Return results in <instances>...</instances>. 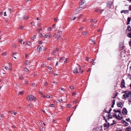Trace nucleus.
Instances as JSON below:
<instances>
[{"label": "nucleus", "instance_id": "nucleus-1", "mask_svg": "<svg viewBox=\"0 0 131 131\" xmlns=\"http://www.w3.org/2000/svg\"><path fill=\"white\" fill-rule=\"evenodd\" d=\"M85 2V0H82L81 2L80 3V7L77 8L75 10V12H77V14L80 10L81 9L80 8H85L86 6L85 5V4L84 3Z\"/></svg>", "mask_w": 131, "mask_h": 131}, {"label": "nucleus", "instance_id": "nucleus-2", "mask_svg": "<svg viewBox=\"0 0 131 131\" xmlns=\"http://www.w3.org/2000/svg\"><path fill=\"white\" fill-rule=\"evenodd\" d=\"M125 94L123 95V99H125L127 97H129L131 94V92L129 91L128 92L127 91L124 92Z\"/></svg>", "mask_w": 131, "mask_h": 131}, {"label": "nucleus", "instance_id": "nucleus-3", "mask_svg": "<svg viewBox=\"0 0 131 131\" xmlns=\"http://www.w3.org/2000/svg\"><path fill=\"white\" fill-rule=\"evenodd\" d=\"M27 100H34L35 101L36 100V98L32 95H29L27 97Z\"/></svg>", "mask_w": 131, "mask_h": 131}, {"label": "nucleus", "instance_id": "nucleus-4", "mask_svg": "<svg viewBox=\"0 0 131 131\" xmlns=\"http://www.w3.org/2000/svg\"><path fill=\"white\" fill-rule=\"evenodd\" d=\"M105 121L107 124L105 123L104 125V127H106L107 128H108L109 126H110V123L109 122V121H107L106 119L105 120Z\"/></svg>", "mask_w": 131, "mask_h": 131}, {"label": "nucleus", "instance_id": "nucleus-5", "mask_svg": "<svg viewBox=\"0 0 131 131\" xmlns=\"http://www.w3.org/2000/svg\"><path fill=\"white\" fill-rule=\"evenodd\" d=\"M60 35L58 34H55L53 36V37L57 39L58 40H61L62 38L60 37Z\"/></svg>", "mask_w": 131, "mask_h": 131}, {"label": "nucleus", "instance_id": "nucleus-6", "mask_svg": "<svg viewBox=\"0 0 131 131\" xmlns=\"http://www.w3.org/2000/svg\"><path fill=\"white\" fill-rule=\"evenodd\" d=\"M124 48V45L123 43H121L119 45V50L121 51L123 50Z\"/></svg>", "mask_w": 131, "mask_h": 131}, {"label": "nucleus", "instance_id": "nucleus-7", "mask_svg": "<svg viewBox=\"0 0 131 131\" xmlns=\"http://www.w3.org/2000/svg\"><path fill=\"white\" fill-rule=\"evenodd\" d=\"M122 113L124 115H126L127 114V111L126 109L124 108L122 110Z\"/></svg>", "mask_w": 131, "mask_h": 131}, {"label": "nucleus", "instance_id": "nucleus-8", "mask_svg": "<svg viewBox=\"0 0 131 131\" xmlns=\"http://www.w3.org/2000/svg\"><path fill=\"white\" fill-rule=\"evenodd\" d=\"M125 82L124 79L122 80V81L121 83V86L122 88L125 87Z\"/></svg>", "mask_w": 131, "mask_h": 131}, {"label": "nucleus", "instance_id": "nucleus-9", "mask_svg": "<svg viewBox=\"0 0 131 131\" xmlns=\"http://www.w3.org/2000/svg\"><path fill=\"white\" fill-rule=\"evenodd\" d=\"M73 72L74 73H78L79 72L78 71V69L77 68L75 67L73 69Z\"/></svg>", "mask_w": 131, "mask_h": 131}, {"label": "nucleus", "instance_id": "nucleus-10", "mask_svg": "<svg viewBox=\"0 0 131 131\" xmlns=\"http://www.w3.org/2000/svg\"><path fill=\"white\" fill-rule=\"evenodd\" d=\"M118 116L120 119H123L122 115L121 113V112L119 113L118 114Z\"/></svg>", "mask_w": 131, "mask_h": 131}, {"label": "nucleus", "instance_id": "nucleus-11", "mask_svg": "<svg viewBox=\"0 0 131 131\" xmlns=\"http://www.w3.org/2000/svg\"><path fill=\"white\" fill-rule=\"evenodd\" d=\"M122 103L121 102H119L117 104V105L118 107H120L122 108V107L121 106V105L122 104Z\"/></svg>", "mask_w": 131, "mask_h": 131}, {"label": "nucleus", "instance_id": "nucleus-12", "mask_svg": "<svg viewBox=\"0 0 131 131\" xmlns=\"http://www.w3.org/2000/svg\"><path fill=\"white\" fill-rule=\"evenodd\" d=\"M125 131H131V127L130 126H129L126 128Z\"/></svg>", "mask_w": 131, "mask_h": 131}, {"label": "nucleus", "instance_id": "nucleus-13", "mask_svg": "<svg viewBox=\"0 0 131 131\" xmlns=\"http://www.w3.org/2000/svg\"><path fill=\"white\" fill-rule=\"evenodd\" d=\"M121 109H119L117 110H116L114 109L113 110V111L115 113L118 112L119 113V112H121Z\"/></svg>", "mask_w": 131, "mask_h": 131}, {"label": "nucleus", "instance_id": "nucleus-14", "mask_svg": "<svg viewBox=\"0 0 131 131\" xmlns=\"http://www.w3.org/2000/svg\"><path fill=\"white\" fill-rule=\"evenodd\" d=\"M122 122L123 123L125 124V125L126 126H127L128 125V123L125 120H123L122 121Z\"/></svg>", "mask_w": 131, "mask_h": 131}, {"label": "nucleus", "instance_id": "nucleus-15", "mask_svg": "<svg viewBox=\"0 0 131 131\" xmlns=\"http://www.w3.org/2000/svg\"><path fill=\"white\" fill-rule=\"evenodd\" d=\"M128 13V11L127 10H122L121 11V13Z\"/></svg>", "mask_w": 131, "mask_h": 131}, {"label": "nucleus", "instance_id": "nucleus-16", "mask_svg": "<svg viewBox=\"0 0 131 131\" xmlns=\"http://www.w3.org/2000/svg\"><path fill=\"white\" fill-rule=\"evenodd\" d=\"M30 63V62L29 61L27 60L25 62V65H28Z\"/></svg>", "mask_w": 131, "mask_h": 131}, {"label": "nucleus", "instance_id": "nucleus-17", "mask_svg": "<svg viewBox=\"0 0 131 131\" xmlns=\"http://www.w3.org/2000/svg\"><path fill=\"white\" fill-rule=\"evenodd\" d=\"M37 50L38 51H40L41 50L42 48L40 46H39L37 48Z\"/></svg>", "mask_w": 131, "mask_h": 131}, {"label": "nucleus", "instance_id": "nucleus-18", "mask_svg": "<svg viewBox=\"0 0 131 131\" xmlns=\"http://www.w3.org/2000/svg\"><path fill=\"white\" fill-rule=\"evenodd\" d=\"M126 30H127L129 31H131V27L130 26H128Z\"/></svg>", "mask_w": 131, "mask_h": 131}, {"label": "nucleus", "instance_id": "nucleus-19", "mask_svg": "<svg viewBox=\"0 0 131 131\" xmlns=\"http://www.w3.org/2000/svg\"><path fill=\"white\" fill-rule=\"evenodd\" d=\"M11 114H13L14 115H15L17 113L16 112H15L13 111H10V112Z\"/></svg>", "mask_w": 131, "mask_h": 131}, {"label": "nucleus", "instance_id": "nucleus-20", "mask_svg": "<svg viewBox=\"0 0 131 131\" xmlns=\"http://www.w3.org/2000/svg\"><path fill=\"white\" fill-rule=\"evenodd\" d=\"M107 117V119H108V121H109V119L110 118H112V115H108V116Z\"/></svg>", "mask_w": 131, "mask_h": 131}, {"label": "nucleus", "instance_id": "nucleus-21", "mask_svg": "<svg viewBox=\"0 0 131 131\" xmlns=\"http://www.w3.org/2000/svg\"><path fill=\"white\" fill-rule=\"evenodd\" d=\"M64 58L63 57H61L60 59V62H63V60H64Z\"/></svg>", "mask_w": 131, "mask_h": 131}, {"label": "nucleus", "instance_id": "nucleus-22", "mask_svg": "<svg viewBox=\"0 0 131 131\" xmlns=\"http://www.w3.org/2000/svg\"><path fill=\"white\" fill-rule=\"evenodd\" d=\"M87 33V32L86 31H83L82 32V35H85Z\"/></svg>", "mask_w": 131, "mask_h": 131}, {"label": "nucleus", "instance_id": "nucleus-23", "mask_svg": "<svg viewBox=\"0 0 131 131\" xmlns=\"http://www.w3.org/2000/svg\"><path fill=\"white\" fill-rule=\"evenodd\" d=\"M28 16H25L24 17L23 19H28Z\"/></svg>", "mask_w": 131, "mask_h": 131}, {"label": "nucleus", "instance_id": "nucleus-24", "mask_svg": "<svg viewBox=\"0 0 131 131\" xmlns=\"http://www.w3.org/2000/svg\"><path fill=\"white\" fill-rule=\"evenodd\" d=\"M131 18L130 17H128L127 19V21L128 22H130L131 20Z\"/></svg>", "mask_w": 131, "mask_h": 131}, {"label": "nucleus", "instance_id": "nucleus-25", "mask_svg": "<svg viewBox=\"0 0 131 131\" xmlns=\"http://www.w3.org/2000/svg\"><path fill=\"white\" fill-rule=\"evenodd\" d=\"M27 44L29 46H30L31 45V42H30V41H27Z\"/></svg>", "mask_w": 131, "mask_h": 131}, {"label": "nucleus", "instance_id": "nucleus-26", "mask_svg": "<svg viewBox=\"0 0 131 131\" xmlns=\"http://www.w3.org/2000/svg\"><path fill=\"white\" fill-rule=\"evenodd\" d=\"M51 28L50 27H48L47 28V30L49 31H51Z\"/></svg>", "mask_w": 131, "mask_h": 131}, {"label": "nucleus", "instance_id": "nucleus-27", "mask_svg": "<svg viewBox=\"0 0 131 131\" xmlns=\"http://www.w3.org/2000/svg\"><path fill=\"white\" fill-rule=\"evenodd\" d=\"M24 78V77L22 75H20L19 76V79L20 80H22Z\"/></svg>", "mask_w": 131, "mask_h": 131}, {"label": "nucleus", "instance_id": "nucleus-28", "mask_svg": "<svg viewBox=\"0 0 131 131\" xmlns=\"http://www.w3.org/2000/svg\"><path fill=\"white\" fill-rule=\"evenodd\" d=\"M113 116L116 118L118 117L117 116V115L116 114H114L113 115Z\"/></svg>", "mask_w": 131, "mask_h": 131}, {"label": "nucleus", "instance_id": "nucleus-29", "mask_svg": "<svg viewBox=\"0 0 131 131\" xmlns=\"http://www.w3.org/2000/svg\"><path fill=\"white\" fill-rule=\"evenodd\" d=\"M58 100L59 102H61V101H62V100L60 98V97H59L58 98Z\"/></svg>", "mask_w": 131, "mask_h": 131}, {"label": "nucleus", "instance_id": "nucleus-30", "mask_svg": "<svg viewBox=\"0 0 131 131\" xmlns=\"http://www.w3.org/2000/svg\"><path fill=\"white\" fill-rule=\"evenodd\" d=\"M113 123H112V124H111L110 123V125H111V126H112L114 124H115L116 122H115V121H114V120H113Z\"/></svg>", "mask_w": 131, "mask_h": 131}, {"label": "nucleus", "instance_id": "nucleus-31", "mask_svg": "<svg viewBox=\"0 0 131 131\" xmlns=\"http://www.w3.org/2000/svg\"><path fill=\"white\" fill-rule=\"evenodd\" d=\"M112 110V109L111 108H110V110H109L108 112H107V113H108L110 114V112Z\"/></svg>", "mask_w": 131, "mask_h": 131}, {"label": "nucleus", "instance_id": "nucleus-32", "mask_svg": "<svg viewBox=\"0 0 131 131\" xmlns=\"http://www.w3.org/2000/svg\"><path fill=\"white\" fill-rule=\"evenodd\" d=\"M112 110V109L111 108H110V110H109L108 112H107V113H108L110 114V112Z\"/></svg>", "mask_w": 131, "mask_h": 131}, {"label": "nucleus", "instance_id": "nucleus-33", "mask_svg": "<svg viewBox=\"0 0 131 131\" xmlns=\"http://www.w3.org/2000/svg\"><path fill=\"white\" fill-rule=\"evenodd\" d=\"M128 36L130 38H131V32L128 34Z\"/></svg>", "mask_w": 131, "mask_h": 131}, {"label": "nucleus", "instance_id": "nucleus-34", "mask_svg": "<svg viewBox=\"0 0 131 131\" xmlns=\"http://www.w3.org/2000/svg\"><path fill=\"white\" fill-rule=\"evenodd\" d=\"M24 70L26 72H27V71H29L27 68H25L24 69Z\"/></svg>", "mask_w": 131, "mask_h": 131}, {"label": "nucleus", "instance_id": "nucleus-35", "mask_svg": "<svg viewBox=\"0 0 131 131\" xmlns=\"http://www.w3.org/2000/svg\"><path fill=\"white\" fill-rule=\"evenodd\" d=\"M126 121H128L129 122H130V121H131L129 119V118H127V119H126Z\"/></svg>", "mask_w": 131, "mask_h": 131}, {"label": "nucleus", "instance_id": "nucleus-36", "mask_svg": "<svg viewBox=\"0 0 131 131\" xmlns=\"http://www.w3.org/2000/svg\"><path fill=\"white\" fill-rule=\"evenodd\" d=\"M116 131H122V130L119 128H118L117 129Z\"/></svg>", "mask_w": 131, "mask_h": 131}, {"label": "nucleus", "instance_id": "nucleus-37", "mask_svg": "<svg viewBox=\"0 0 131 131\" xmlns=\"http://www.w3.org/2000/svg\"><path fill=\"white\" fill-rule=\"evenodd\" d=\"M55 53H56L55 51H53L52 52L51 54H55Z\"/></svg>", "mask_w": 131, "mask_h": 131}, {"label": "nucleus", "instance_id": "nucleus-38", "mask_svg": "<svg viewBox=\"0 0 131 131\" xmlns=\"http://www.w3.org/2000/svg\"><path fill=\"white\" fill-rule=\"evenodd\" d=\"M84 28L83 27H80V28L79 29V30H82Z\"/></svg>", "mask_w": 131, "mask_h": 131}, {"label": "nucleus", "instance_id": "nucleus-39", "mask_svg": "<svg viewBox=\"0 0 131 131\" xmlns=\"http://www.w3.org/2000/svg\"><path fill=\"white\" fill-rule=\"evenodd\" d=\"M23 91H22L21 92H19L18 94L22 95L23 94Z\"/></svg>", "mask_w": 131, "mask_h": 131}, {"label": "nucleus", "instance_id": "nucleus-40", "mask_svg": "<svg viewBox=\"0 0 131 131\" xmlns=\"http://www.w3.org/2000/svg\"><path fill=\"white\" fill-rule=\"evenodd\" d=\"M94 41L93 40H92V39L90 40H89V42L90 43H92V42H93Z\"/></svg>", "mask_w": 131, "mask_h": 131}, {"label": "nucleus", "instance_id": "nucleus-41", "mask_svg": "<svg viewBox=\"0 0 131 131\" xmlns=\"http://www.w3.org/2000/svg\"><path fill=\"white\" fill-rule=\"evenodd\" d=\"M44 37L46 38H48V35H45Z\"/></svg>", "mask_w": 131, "mask_h": 131}, {"label": "nucleus", "instance_id": "nucleus-42", "mask_svg": "<svg viewBox=\"0 0 131 131\" xmlns=\"http://www.w3.org/2000/svg\"><path fill=\"white\" fill-rule=\"evenodd\" d=\"M41 66L43 67H45L46 66V65L45 64L43 63V64L41 65Z\"/></svg>", "mask_w": 131, "mask_h": 131}, {"label": "nucleus", "instance_id": "nucleus-43", "mask_svg": "<svg viewBox=\"0 0 131 131\" xmlns=\"http://www.w3.org/2000/svg\"><path fill=\"white\" fill-rule=\"evenodd\" d=\"M24 26H20L19 27V28L20 29H22L23 28V27H24Z\"/></svg>", "mask_w": 131, "mask_h": 131}, {"label": "nucleus", "instance_id": "nucleus-44", "mask_svg": "<svg viewBox=\"0 0 131 131\" xmlns=\"http://www.w3.org/2000/svg\"><path fill=\"white\" fill-rule=\"evenodd\" d=\"M49 106H52V107H54V105L53 104H50L49 105Z\"/></svg>", "mask_w": 131, "mask_h": 131}, {"label": "nucleus", "instance_id": "nucleus-45", "mask_svg": "<svg viewBox=\"0 0 131 131\" xmlns=\"http://www.w3.org/2000/svg\"><path fill=\"white\" fill-rule=\"evenodd\" d=\"M70 117H68L67 118V121H68V122H69V121H70Z\"/></svg>", "mask_w": 131, "mask_h": 131}, {"label": "nucleus", "instance_id": "nucleus-46", "mask_svg": "<svg viewBox=\"0 0 131 131\" xmlns=\"http://www.w3.org/2000/svg\"><path fill=\"white\" fill-rule=\"evenodd\" d=\"M115 100H114L113 101H112V103H113V105H114L115 104Z\"/></svg>", "mask_w": 131, "mask_h": 131}, {"label": "nucleus", "instance_id": "nucleus-47", "mask_svg": "<svg viewBox=\"0 0 131 131\" xmlns=\"http://www.w3.org/2000/svg\"><path fill=\"white\" fill-rule=\"evenodd\" d=\"M70 89H71L72 90L74 89V88L73 86H70Z\"/></svg>", "mask_w": 131, "mask_h": 131}, {"label": "nucleus", "instance_id": "nucleus-48", "mask_svg": "<svg viewBox=\"0 0 131 131\" xmlns=\"http://www.w3.org/2000/svg\"><path fill=\"white\" fill-rule=\"evenodd\" d=\"M51 36H52L51 34H49L48 35V38H50L51 37Z\"/></svg>", "mask_w": 131, "mask_h": 131}, {"label": "nucleus", "instance_id": "nucleus-49", "mask_svg": "<svg viewBox=\"0 0 131 131\" xmlns=\"http://www.w3.org/2000/svg\"><path fill=\"white\" fill-rule=\"evenodd\" d=\"M57 19H57V17L56 18L54 19V21H57Z\"/></svg>", "mask_w": 131, "mask_h": 131}, {"label": "nucleus", "instance_id": "nucleus-50", "mask_svg": "<svg viewBox=\"0 0 131 131\" xmlns=\"http://www.w3.org/2000/svg\"><path fill=\"white\" fill-rule=\"evenodd\" d=\"M55 26H56V25L55 24H53L52 26V27L53 28H54L55 29H56V28H55Z\"/></svg>", "mask_w": 131, "mask_h": 131}, {"label": "nucleus", "instance_id": "nucleus-51", "mask_svg": "<svg viewBox=\"0 0 131 131\" xmlns=\"http://www.w3.org/2000/svg\"><path fill=\"white\" fill-rule=\"evenodd\" d=\"M0 117H4V114L0 115Z\"/></svg>", "mask_w": 131, "mask_h": 131}, {"label": "nucleus", "instance_id": "nucleus-52", "mask_svg": "<svg viewBox=\"0 0 131 131\" xmlns=\"http://www.w3.org/2000/svg\"><path fill=\"white\" fill-rule=\"evenodd\" d=\"M42 29V28H41L40 29H37V31H40Z\"/></svg>", "mask_w": 131, "mask_h": 131}, {"label": "nucleus", "instance_id": "nucleus-53", "mask_svg": "<svg viewBox=\"0 0 131 131\" xmlns=\"http://www.w3.org/2000/svg\"><path fill=\"white\" fill-rule=\"evenodd\" d=\"M30 24L32 25L33 26L34 25V22H31V23Z\"/></svg>", "mask_w": 131, "mask_h": 131}, {"label": "nucleus", "instance_id": "nucleus-54", "mask_svg": "<svg viewBox=\"0 0 131 131\" xmlns=\"http://www.w3.org/2000/svg\"><path fill=\"white\" fill-rule=\"evenodd\" d=\"M36 85V84L35 83H33L32 84V86H35Z\"/></svg>", "mask_w": 131, "mask_h": 131}, {"label": "nucleus", "instance_id": "nucleus-55", "mask_svg": "<svg viewBox=\"0 0 131 131\" xmlns=\"http://www.w3.org/2000/svg\"><path fill=\"white\" fill-rule=\"evenodd\" d=\"M42 43V42L41 41H39L38 42V43L39 44H41Z\"/></svg>", "mask_w": 131, "mask_h": 131}, {"label": "nucleus", "instance_id": "nucleus-56", "mask_svg": "<svg viewBox=\"0 0 131 131\" xmlns=\"http://www.w3.org/2000/svg\"><path fill=\"white\" fill-rule=\"evenodd\" d=\"M42 96L44 98H46L45 96L43 95V94H42Z\"/></svg>", "mask_w": 131, "mask_h": 131}, {"label": "nucleus", "instance_id": "nucleus-57", "mask_svg": "<svg viewBox=\"0 0 131 131\" xmlns=\"http://www.w3.org/2000/svg\"><path fill=\"white\" fill-rule=\"evenodd\" d=\"M13 47L14 48H16V45L15 44H14L13 46Z\"/></svg>", "mask_w": 131, "mask_h": 131}, {"label": "nucleus", "instance_id": "nucleus-58", "mask_svg": "<svg viewBox=\"0 0 131 131\" xmlns=\"http://www.w3.org/2000/svg\"><path fill=\"white\" fill-rule=\"evenodd\" d=\"M35 38H36V36H34L33 37H32V39H34Z\"/></svg>", "mask_w": 131, "mask_h": 131}, {"label": "nucleus", "instance_id": "nucleus-59", "mask_svg": "<svg viewBox=\"0 0 131 131\" xmlns=\"http://www.w3.org/2000/svg\"><path fill=\"white\" fill-rule=\"evenodd\" d=\"M46 97L47 98H49L50 97V96H49V95H48Z\"/></svg>", "mask_w": 131, "mask_h": 131}, {"label": "nucleus", "instance_id": "nucleus-60", "mask_svg": "<svg viewBox=\"0 0 131 131\" xmlns=\"http://www.w3.org/2000/svg\"><path fill=\"white\" fill-rule=\"evenodd\" d=\"M48 68L49 70H51L52 69L50 67H48Z\"/></svg>", "mask_w": 131, "mask_h": 131}, {"label": "nucleus", "instance_id": "nucleus-61", "mask_svg": "<svg viewBox=\"0 0 131 131\" xmlns=\"http://www.w3.org/2000/svg\"><path fill=\"white\" fill-rule=\"evenodd\" d=\"M19 42H20L21 43H22V42H23V41L22 40H19L18 41Z\"/></svg>", "mask_w": 131, "mask_h": 131}, {"label": "nucleus", "instance_id": "nucleus-62", "mask_svg": "<svg viewBox=\"0 0 131 131\" xmlns=\"http://www.w3.org/2000/svg\"><path fill=\"white\" fill-rule=\"evenodd\" d=\"M77 102V100H75L74 101H73V103H76Z\"/></svg>", "mask_w": 131, "mask_h": 131}, {"label": "nucleus", "instance_id": "nucleus-63", "mask_svg": "<svg viewBox=\"0 0 131 131\" xmlns=\"http://www.w3.org/2000/svg\"><path fill=\"white\" fill-rule=\"evenodd\" d=\"M48 84V83L46 82L45 84V86H47V85Z\"/></svg>", "mask_w": 131, "mask_h": 131}, {"label": "nucleus", "instance_id": "nucleus-64", "mask_svg": "<svg viewBox=\"0 0 131 131\" xmlns=\"http://www.w3.org/2000/svg\"><path fill=\"white\" fill-rule=\"evenodd\" d=\"M129 8L130 9V10L131 11V5H130L129 6Z\"/></svg>", "mask_w": 131, "mask_h": 131}]
</instances>
